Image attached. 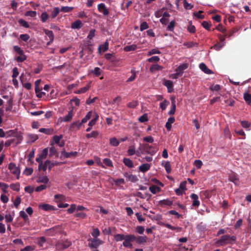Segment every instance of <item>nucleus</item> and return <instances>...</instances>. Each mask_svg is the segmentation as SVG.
I'll use <instances>...</instances> for the list:
<instances>
[{
    "label": "nucleus",
    "mask_w": 251,
    "mask_h": 251,
    "mask_svg": "<svg viewBox=\"0 0 251 251\" xmlns=\"http://www.w3.org/2000/svg\"><path fill=\"white\" fill-rule=\"evenodd\" d=\"M229 180L233 182L236 186L240 185L238 175L235 173H231L229 176Z\"/></svg>",
    "instance_id": "nucleus-6"
},
{
    "label": "nucleus",
    "mask_w": 251,
    "mask_h": 251,
    "mask_svg": "<svg viewBox=\"0 0 251 251\" xmlns=\"http://www.w3.org/2000/svg\"><path fill=\"white\" fill-rule=\"evenodd\" d=\"M136 242L137 244H142L146 243L147 241L148 238L146 236H139L136 238Z\"/></svg>",
    "instance_id": "nucleus-24"
},
{
    "label": "nucleus",
    "mask_w": 251,
    "mask_h": 251,
    "mask_svg": "<svg viewBox=\"0 0 251 251\" xmlns=\"http://www.w3.org/2000/svg\"><path fill=\"white\" fill-rule=\"evenodd\" d=\"M63 138V136L60 135L59 136H54L53 137V140L54 143L58 144L60 142V140Z\"/></svg>",
    "instance_id": "nucleus-62"
},
{
    "label": "nucleus",
    "mask_w": 251,
    "mask_h": 251,
    "mask_svg": "<svg viewBox=\"0 0 251 251\" xmlns=\"http://www.w3.org/2000/svg\"><path fill=\"white\" fill-rule=\"evenodd\" d=\"M191 198L193 200L192 205L195 207H198L200 202L198 200L199 197L197 194H192L190 196Z\"/></svg>",
    "instance_id": "nucleus-13"
},
{
    "label": "nucleus",
    "mask_w": 251,
    "mask_h": 251,
    "mask_svg": "<svg viewBox=\"0 0 251 251\" xmlns=\"http://www.w3.org/2000/svg\"><path fill=\"white\" fill-rule=\"evenodd\" d=\"M6 137L13 136L14 138H16V145L20 144L23 140V136L21 134H19L17 131L15 130H10L5 132Z\"/></svg>",
    "instance_id": "nucleus-1"
},
{
    "label": "nucleus",
    "mask_w": 251,
    "mask_h": 251,
    "mask_svg": "<svg viewBox=\"0 0 251 251\" xmlns=\"http://www.w3.org/2000/svg\"><path fill=\"white\" fill-rule=\"evenodd\" d=\"M44 32L45 34L49 37L50 40L51 42H53L54 38L53 32L51 30H49L46 29H44Z\"/></svg>",
    "instance_id": "nucleus-22"
},
{
    "label": "nucleus",
    "mask_w": 251,
    "mask_h": 251,
    "mask_svg": "<svg viewBox=\"0 0 251 251\" xmlns=\"http://www.w3.org/2000/svg\"><path fill=\"white\" fill-rule=\"evenodd\" d=\"M90 88V85L89 84L86 85L85 87H82L78 89L76 92V94H82L86 92L87 90H88Z\"/></svg>",
    "instance_id": "nucleus-30"
},
{
    "label": "nucleus",
    "mask_w": 251,
    "mask_h": 251,
    "mask_svg": "<svg viewBox=\"0 0 251 251\" xmlns=\"http://www.w3.org/2000/svg\"><path fill=\"white\" fill-rule=\"evenodd\" d=\"M91 72L95 76H99L101 73V70L100 68L96 67L94 70H91Z\"/></svg>",
    "instance_id": "nucleus-32"
},
{
    "label": "nucleus",
    "mask_w": 251,
    "mask_h": 251,
    "mask_svg": "<svg viewBox=\"0 0 251 251\" xmlns=\"http://www.w3.org/2000/svg\"><path fill=\"white\" fill-rule=\"evenodd\" d=\"M82 26V24L80 20H76L72 24L71 27L73 29H79Z\"/></svg>",
    "instance_id": "nucleus-23"
},
{
    "label": "nucleus",
    "mask_w": 251,
    "mask_h": 251,
    "mask_svg": "<svg viewBox=\"0 0 251 251\" xmlns=\"http://www.w3.org/2000/svg\"><path fill=\"white\" fill-rule=\"evenodd\" d=\"M169 103L170 102L168 100H164L163 102L160 103V107L162 110H164Z\"/></svg>",
    "instance_id": "nucleus-42"
},
{
    "label": "nucleus",
    "mask_w": 251,
    "mask_h": 251,
    "mask_svg": "<svg viewBox=\"0 0 251 251\" xmlns=\"http://www.w3.org/2000/svg\"><path fill=\"white\" fill-rule=\"evenodd\" d=\"M217 243L221 246H224L230 243V236L225 235L222 236Z\"/></svg>",
    "instance_id": "nucleus-9"
},
{
    "label": "nucleus",
    "mask_w": 251,
    "mask_h": 251,
    "mask_svg": "<svg viewBox=\"0 0 251 251\" xmlns=\"http://www.w3.org/2000/svg\"><path fill=\"white\" fill-rule=\"evenodd\" d=\"M184 45L186 46L187 48H192L198 46V43L196 42H189L184 43Z\"/></svg>",
    "instance_id": "nucleus-59"
},
{
    "label": "nucleus",
    "mask_w": 251,
    "mask_h": 251,
    "mask_svg": "<svg viewBox=\"0 0 251 251\" xmlns=\"http://www.w3.org/2000/svg\"><path fill=\"white\" fill-rule=\"evenodd\" d=\"M136 237L134 235L127 234L122 245L125 247L131 248L132 247L131 242L134 241Z\"/></svg>",
    "instance_id": "nucleus-2"
},
{
    "label": "nucleus",
    "mask_w": 251,
    "mask_h": 251,
    "mask_svg": "<svg viewBox=\"0 0 251 251\" xmlns=\"http://www.w3.org/2000/svg\"><path fill=\"white\" fill-rule=\"evenodd\" d=\"M89 243L88 246L91 248H97L103 243V242L100 239H91L88 240Z\"/></svg>",
    "instance_id": "nucleus-5"
},
{
    "label": "nucleus",
    "mask_w": 251,
    "mask_h": 251,
    "mask_svg": "<svg viewBox=\"0 0 251 251\" xmlns=\"http://www.w3.org/2000/svg\"><path fill=\"white\" fill-rule=\"evenodd\" d=\"M108 47L109 43L107 41H106L103 44L101 45L99 47L98 50L99 53H100L101 51H105L107 50H108Z\"/></svg>",
    "instance_id": "nucleus-17"
},
{
    "label": "nucleus",
    "mask_w": 251,
    "mask_h": 251,
    "mask_svg": "<svg viewBox=\"0 0 251 251\" xmlns=\"http://www.w3.org/2000/svg\"><path fill=\"white\" fill-rule=\"evenodd\" d=\"M14 143H15L16 144V138H12V139H10L8 140L7 141H6L5 142V144H4V145L5 147H9V146H10L11 144H12Z\"/></svg>",
    "instance_id": "nucleus-44"
},
{
    "label": "nucleus",
    "mask_w": 251,
    "mask_h": 251,
    "mask_svg": "<svg viewBox=\"0 0 251 251\" xmlns=\"http://www.w3.org/2000/svg\"><path fill=\"white\" fill-rule=\"evenodd\" d=\"M8 169L11 174L15 175L17 179H19L20 175V170L16 166L14 163L11 162L8 165Z\"/></svg>",
    "instance_id": "nucleus-4"
},
{
    "label": "nucleus",
    "mask_w": 251,
    "mask_h": 251,
    "mask_svg": "<svg viewBox=\"0 0 251 251\" xmlns=\"http://www.w3.org/2000/svg\"><path fill=\"white\" fill-rule=\"evenodd\" d=\"M52 129L50 128H41L39 131L40 132L45 133L46 134H50L52 132Z\"/></svg>",
    "instance_id": "nucleus-39"
},
{
    "label": "nucleus",
    "mask_w": 251,
    "mask_h": 251,
    "mask_svg": "<svg viewBox=\"0 0 251 251\" xmlns=\"http://www.w3.org/2000/svg\"><path fill=\"white\" fill-rule=\"evenodd\" d=\"M35 91L36 96L38 98H42V97L46 95V93L44 92L41 91V90L38 88V87H35Z\"/></svg>",
    "instance_id": "nucleus-31"
},
{
    "label": "nucleus",
    "mask_w": 251,
    "mask_h": 251,
    "mask_svg": "<svg viewBox=\"0 0 251 251\" xmlns=\"http://www.w3.org/2000/svg\"><path fill=\"white\" fill-rule=\"evenodd\" d=\"M138 121L141 123H144L148 121L147 114H144L138 118Z\"/></svg>",
    "instance_id": "nucleus-54"
},
{
    "label": "nucleus",
    "mask_w": 251,
    "mask_h": 251,
    "mask_svg": "<svg viewBox=\"0 0 251 251\" xmlns=\"http://www.w3.org/2000/svg\"><path fill=\"white\" fill-rule=\"evenodd\" d=\"M161 165L165 168L166 171L168 173H171L172 171L170 162L168 161H163Z\"/></svg>",
    "instance_id": "nucleus-14"
},
{
    "label": "nucleus",
    "mask_w": 251,
    "mask_h": 251,
    "mask_svg": "<svg viewBox=\"0 0 251 251\" xmlns=\"http://www.w3.org/2000/svg\"><path fill=\"white\" fill-rule=\"evenodd\" d=\"M48 153V149L45 148L42 151L40 156L41 158H43L44 159L47 157V156Z\"/></svg>",
    "instance_id": "nucleus-58"
},
{
    "label": "nucleus",
    "mask_w": 251,
    "mask_h": 251,
    "mask_svg": "<svg viewBox=\"0 0 251 251\" xmlns=\"http://www.w3.org/2000/svg\"><path fill=\"white\" fill-rule=\"evenodd\" d=\"M159 202L162 206H164L165 205L170 206L173 204V201L169 199L161 200Z\"/></svg>",
    "instance_id": "nucleus-26"
},
{
    "label": "nucleus",
    "mask_w": 251,
    "mask_h": 251,
    "mask_svg": "<svg viewBox=\"0 0 251 251\" xmlns=\"http://www.w3.org/2000/svg\"><path fill=\"white\" fill-rule=\"evenodd\" d=\"M19 75L18 69L17 67H14L12 70V75L13 78H16Z\"/></svg>",
    "instance_id": "nucleus-51"
},
{
    "label": "nucleus",
    "mask_w": 251,
    "mask_h": 251,
    "mask_svg": "<svg viewBox=\"0 0 251 251\" xmlns=\"http://www.w3.org/2000/svg\"><path fill=\"white\" fill-rule=\"evenodd\" d=\"M98 118H99V116L98 115L96 114L95 117L89 122L88 126H92L94 125H95L98 119Z\"/></svg>",
    "instance_id": "nucleus-60"
},
{
    "label": "nucleus",
    "mask_w": 251,
    "mask_h": 251,
    "mask_svg": "<svg viewBox=\"0 0 251 251\" xmlns=\"http://www.w3.org/2000/svg\"><path fill=\"white\" fill-rule=\"evenodd\" d=\"M53 166H54V164H53L50 161L48 160H46L43 164L42 167V170H43V171H46L47 168H48L49 170H50Z\"/></svg>",
    "instance_id": "nucleus-12"
},
{
    "label": "nucleus",
    "mask_w": 251,
    "mask_h": 251,
    "mask_svg": "<svg viewBox=\"0 0 251 251\" xmlns=\"http://www.w3.org/2000/svg\"><path fill=\"white\" fill-rule=\"evenodd\" d=\"M10 188L15 191H19L20 188V184L19 182L12 183L10 185Z\"/></svg>",
    "instance_id": "nucleus-36"
},
{
    "label": "nucleus",
    "mask_w": 251,
    "mask_h": 251,
    "mask_svg": "<svg viewBox=\"0 0 251 251\" xmlns=\"http://www.w3.org/2000/svg\"><path fill=\"white\" fill-rule=\"evenodd\" d=\"M70 245V243L68 242L66 245H60L59 243L56 244V247L58 250H62L68 248Z\"/></svg>",
    "instance_id": "nucleus-56"
},
{
    "label": "nucleus",
    "mask_w": 251,
    "mask_h": 251,
    "mask_svg": "<svg viewBox=\"0 0 251 251\" xmlns=\"http://www.w3.org/2000/svg\"><path fill=\"white\" fill-rule=\"evenodd\" d=\"M176 106L175 103V101L173 100L172 102V107L170 110L169 111L168 113L170 115L174 114L176 112Z\"/></svg>",
    "instance_id": "nucleus-41"
},
{
    "label": "nucleus",
    "mask_w": 251,
    "mask_h": 251,
    "mask_svg": "<svg viewBox=\"0 0 251 251\" xmlns=\"http://www.w3.org/2000/svg\"><path fill=\"white\" fill-rule=\"evenodd\" d=\"M35 248L33 246H27L21 250L20 251H33Z\"/></svg>",
    "instance_id": "nucleus-64"
},
{
    "label": "nucleus",
    "mask_w": 251,
    "mask_h": 251,
    "mask_svg": "<svg viewBox=\"0 0 251 251\" xmlns=\"http://www.w3.org/2000/svg\"><path fill=\"white\" fill-rule=\"evenodd\" d=\"M163 84L167 88L169 93H171L174 91V85L172 81L164 79L163 80Z\"/></svg>",
    "instance_id": "nucleus-10"
},
{
    "label": "nucleus",
    "mask_w": 251,
    "mask_h": 251,
    "mask_svg": "<svg viewBox=\"0 0 251 251\" xmlns=\"http://www.w3.org/2000/svg\"><path fill=\"white\" fill-rule=\"evenodd\" d=\"M138 48L136 44H132L130 45H127L124 48V50L126 51H134Z\"/></svg>",
    "instance_id": "nucleus-21"
},
{
    "label": "nucleus",
    "mask_w": 251,
    "mask_h": 251,
    "mask_svg": "<svg viewBox=\"0 0 251 251\" xmlns=\"http://www.w3.org/2000/svg\"><path fill=\"white\" fill-rule=\"evenodd\" d=\"M244 98L246 102H248L250 104H251V94H250L248 93H245L244 94Z\"/></svg>",
    "instance_id": "nucleus-46"
},
{
    "label": "nucleus",
    "mask_w": 251,
    "mask_h": 251,
    "mask_svg": "<svg viewBox=\"0 0 251 251\" xmlns=\"http://www.w3.org/2000/svg\"><path fill=\"white\" fill-rule=\"evenodd\" d=\"M225 43H218L214 45L213 48L216 50H219L225 45Z\"/></svg>",
    "instance_id": "nucleus-47"
},
{
    "label": "nucleus",
    "mask_w": 251,
    "mask_h": 251,
    "mask_svg": "<svg viewBox=\"0 0 251 251\" xmlns=\"http://www.w3.org/2000/svg\"><path fill=\"white\" fill-rule=\"evenodd\" d=\"M175 121V118L173 117H170L165 124V127L167 130H170L172 127V124L174 123Z\"/></svg>",
    "instance_id": "nucleus-18"
},
{
    "label": "nucleus",
    "mask_w": 251,
    "mask_h": 251,
    "mask_svg": "<svg viewBox=\"0 0 251 251\" xmlns=\"http://www.w3.org/2000/svg\"><path fill=\"white\" fill-rule=\"evenodd\" d=\"M149 28L147 22H144L141 23L140 26V30L142 31Z\"/></svg>",
    "instance_id": "nucleus-63"
},
{
    "label": "nucleus",
    "mask_w": 251,
    "mask_h": 251,
    "mask_svg": "<svg viewBox=\"0 0 251 251\" xmlns=\"http://www.w3.org/2000/svg\"><path fill=\"white\" fill-rule=\"evenodd\" d=\"M110 144L113 146L117 147L119 145L120 142L116 138L113 137L110 139Z\"/></svg>",
    "instance_id": "nucleus-37"
},
{
    "label": "nucleus",
    "mask_w": 251,
    "mask_h": 251,
    "mask_svg": "<svg viewBox=\"0 0 251 251\" xmlns=\"http://www.w3.org/2000/svg\"><path fill=\"white\" fill-rule=\"evenodd\" d=\"M91 115L92 112L89 111V112H88L86 115L82 119V123L83 124L86 123L88 121V120L90 119Z\"/></svg>",
    "instance_id": "nucleus-49"
},
{
    "label": "nucleus",
    "mask_w": 251,
    "mask_h": 251,
    "mask_svg": "<svg viewBox=\"0 0 251 251\" xmlns=\"http://www.w3.org/2000/svg\"><path fill=\"white\" fill-rule=\"evenodd\" d=\"M150 191L153 194H155L157 193L160 191V188L155 185H152L149 188Z\"/></svg>",
    "instance_id": "nucleus-29"
},
{
    "label": "nucleus",
    "mask_w": 251,
    "mask_h": 251,
    "mask_svg": "<svg viewBox=\"0 0 251 251\" xmlns=\"http://www.w3.org/2000/svg\"><path fill=\"white\" fill-rule=\"evenodd\" d=\"M18 22L21 25H22L24 27L28 28L29 26L28 23L24 20L20 19L18 21Z\"/></svg>",
    "instance_id": "nucleus-55"
},
{
    "label": "nucleus",
    "mask_w": 251,
    "mask_h": 251,
    "mask_svg": "<svg viewBox=\"0 0 251 251\" xmlns=\"http://www.w3.org/2000/svg\"><path fill=\"white\" fill-rule=\"evenodd\" d=\"M76 208V205L75 204H72L70 207L67 209V212L69 214H72L74 212Z\"/></svg>",
    "instance_id": "nucleus-57"
},
{
    "label": "nucleus",
    "mask_w": 251,
    "mask_h": 251,
    "mask_svg": "<svg viewBox=\"0 0 251 251\" xmlns=\"http://www.w3.org/2000/svg\"><path fill=\"white\" fill-rule=\"evenodd\" d=\"M39 208L45 211H49L55 209L53 206L46 203L40 205Z\"/></svg>",
    "instance_id": "nucleus-19"
},
{
    "label": "nucleus",
    "mask_w": 251,
    "mask_h": 251,
    "mask_svg": "<svg viewBox=\"0 0 251 251\" xmlns=\"http://www.w3.org/2000/svg\"><path fill=\"white\" fill-rule=\"evenodd\" d=\"M163 68L161 66L158 64H153L150 68V71L153 72L157 70H161Z\"/></svg>",
    "instance_id": "nucleus-38"
},
{
    "label": "nucleus",
    "mask_w": 251,
    "mask_h": 251,
    "mask_svg": "<svg viewBox=\"0 0 251 251\" xmlns=\"http://www.w3.org/2000/svg\"><path fill=\"white\" fill-rule=\"evenodd\" d=\"M161 52L157 49H153L149 51L148 53V55H151L154 54H160Z\"/></svg>",
    "instance_id": "nucleus-61"
},
{
    "label": "nucleus",
    "mask_w": 251,
    "mask_h": 251,
    "mask_svg": "<svg viewBox=\"0 0 251 251\" xmlns=\"http://www.w3.org/2000/svg\"><path fill=\"white\" fill-rule=\"evenodd\" d=\"M126 235L122 234H117L114 235V238L117 242L124 240L126 238Z\"/></svg>",
    "instance_id": "nucleus-35"
},
{
    "label": "nucleus",
    "mask_w": 251,
    "mask_h": 251,
    "mask_svg": "<svg viewBox=\"0 0 251 251\" xmlns=\"http://www.w3.org/2000/svg\"><path fill=\"white\" fill-rule=\"evenodd\" d=\"M99 133L97 131H93L91 133L87 134L86 135V137L87 138H96L98 135Z\"/></svg>",
    "instance_id": "nucleus-52"
},
{
    "label": "nucleus",
    "mask_w": 251,
    "mask_h": 251,
    "mask_svg": "<svg viewBox=\"0 0 251 251\" xmlns=\"http://www.w3.org/2000/svg\"><path fill=\"white\" fill-rule=\"evenodd\" d=\"M43 159H44L43 158H41V157L40 156H39V157H37L36 158V161L39 163V166H38L39 171L42 170V167L43 165V161H42Z\"/></svg>",
    "instance_id": "nucleus-45"
},
{
    "label": "nucleus",
    "mask_w": 251,
    "mask_h": 251,
    "mask_svg": "<svg viewBox=\"0 0 251 251\" xmlns=\"http://www.w3.org/2000/svg\"><path fill=\"white\" fill-rule=\"evenodd\" d=\"M49 181V179L46 176H39L37 180V182L47 183Z\"/></svg>",
    "instance_id": "nucleus-28"
},
{
    "label": "nucleus",
    "mask_w": 251,
    "mask_h": 251,
    "mask_svg": "<svg viewBox=\"0 0 251 251\" xmlns=\"http://www.w3.org/2000/svg\"><path fill=\"white\" fill-rule=\"evenodd\" d=\"M49 18V15L47 12H44L41 14V19L43 23L46 22Z\"/></svg>",
    "instance_id": "nucleus-53"
},
{
    "label": "nucleus",
    "mask_w": 251,
    "mask_h": 251,
    "mask_svg": "<svg viewBox=\"0 0 251 251\" xmlns=\"http://www.w3.org/2000/svg\"><path fill=\"white\" fill-rule=\"evenodd\" d=\"M33 172V170L32 168H26L24 171V174L27 176H29L32 174Z\"/></svg>",
    "instance_id": "nucleus-50"
},
{
    "label": "nucleus",
    "mask_w": 251,
    "mask_h": 251,
    "mask_svg": "<svg viewBox=\"0 0 251 251\" xmlns=\"http://www.w3.org/2000/svg\"><path fill=\"white\" fill-rule=\"evenodd\" d=\"M188 65L187 63L182 64L176 69V72L180 73V75H181L183 71L188 68Z\"/></svg>",
    "instance_id": "nucleus-25"
},
{
    "label": "nucleus",
    "mask_w": 251,
    "mask_h": 251,
    "mask_svg": "<svg viewBox=\"0 0 251 251\" xmlns=\"http://www.w3.org/2000/svg\"><path fill=\"white\" fill-rule=\"evenodd\" d=\"M200 68L202 71L204 73L207 74H211L213 73V72L208 69L206 65L204 63H201L200 64Z\"/></svg>",
    "instance_id": "nucleus-16"
},
{
    "label": "nucleus",
    "mask_w": 251,
    "mask_h": 251,
    "mask_svg": "<svg viewBox=\"0 0 251 251\" xmlns=\"http://www.w3.org/2000/svg\"><path fill=\"white\" fill-rule=\"evenodd\" d=\"M29 142L33 143L38 139V136L36 134H29L28 135Z\"/></svg>",
    "instance_id": "nucleus-40"
},
{
    "label": "nucleus",
    "mask_w": 251,
    "mask_h": 251,
    "mask_svg": "<svg viewBox=\"0 0 251 251\" xmlns=\"http://www.w3.org/2000/svg\"><path fill=\"white\" fill-rule=\"evenodd\" d=\"M26 59V56L24 54V52L22 54H19V56H17L16 60L18 62H22L25 60Z\"/></svg>",
    "instance_id": "nucleus-34"
},
{
    "label": "nucleus",
    "mask_w": 251,
    "mask_h": 251,
    "mask_svg": "<svg viewBox=\"0 0 251 251\" xmlns=\"http://www.w3.org/2000/svg\"><path fill=\"white\" fill-rule=\"evenodd\" d=\"M156 152V150L155 148L152 146H150L148 144V147H147L146 153L151 155H153Z\"/></svg>",
    "instance_id": "nucleus-15"
},
{
    "label": "nucleus",
    "mask_w": 251,
    "mask_h": 251,
    "mask_svg": "<svg viewBox=\"0 0 251 251\" xmlns=\"http://www.w3.org/2000/svg\"><path fill=\"white\" fill-rule=\"evenodd\" d=\"M77 154V151L67 152L64 150L62 151L61 152V157L64 158H70L73 156H76Z\"/></svg>",
    "instance_id": "nucleus-11"
},
{
    "label": "nucleus",
    "mask_w": 251,
    "mask_h": 251,
    "mask_svg": "<svg viewBox=\"0 0 251 251\" xmlns=\"http://www.w3.org/2000/svg\"><path fill=\"white\" fill-rule=\"evenodd\" d=\"M123 162L126 166L129 168H132L133 167L132 160L129 158H124L123 159Z\"/></svg>",
    "instance_id": "nucleus-27"
},
{
    "label": "nucleus",
    "mask_w": 251,
    "mask_h": 251,
    "mask_svg": "<svg viewBox=\"0 0 251 251\" xmlns=\"http://www.w3.org/2000/svg\"><path fill=\"white\" fill-rule=\"evenodd\" d=\"M127 152L129 155L136 154L138 156H141L142 155V152L140 151L139 150H136L135 147L134 145L130 146Z\"/></svg>",
    "instance_id": "nucleus-8"
},
{
    "label": "nucleus",
    "mask_w": 251,
    "mask_h": 251,
    "mask_svg": "<svg viewBox=\"0 0 251 251\" xmlns=\"http://www.w3.org/2000/svg\"><path fill=\"white\" fill-rule=\"evenodd\" d=\"M98 9L99 11L102 13L104 16H107L109 13L108 9L106 7L105 4L103 3L98 4Z\"/></svg>",
    "instance_id": "nucleus-7"
},
{
    "label": "nucleus",
    "mask_w": 251,
    "mask_h": 251,
    "mask_svg": "<svg viewBox=\"0 0 251 251\" xmlns=\"http://www.w3.org/2000/svg\"><path fill=\"white\" fill-rule=\"evenodd\" d=\"M138 104V102L137 100H132L127 104V107L130 108H135Z\"/></svg>",
    "instance_id": "nucleus-43"
},
{
    "label": "nucleus",
    "mask_w": 251,
    "mask_h": 251,
    "mask_svg": "<svg viewBox=\"0 0 251 251\" xmlns=\"http://www.w3.org/2000/svg\"><path fill=\"white\" fill-rule=\"evenodd\" d=\"M91 234L94 238H97L100 235V232L98 228H95L93 229Z\"/></svg>",
    "instance_id": "nucleus-48"
},
{
    "label": "nucleus",
    "mask_w": 251,
    "mask_h": 251,
    "mask_svg": "<svg viewBox=\"0 0 251 251\" xmlns=\"http://www.w3.org/2000/svg\"><path fill=\"white\" fill-rule=\"evenodd\" d=\"M75 112H74V107L72 106L69 110L68 111L67 114L64 116L62 117H61L60 121L62 122H69L73 119V118L74 116Z\"/></svg>",
    "instance_id": "nucleus-3"
},
{
    "label": "nucleus",
    "mask_w": 251,
    "mask_h": 251,
    "mask_svg": "<svg viewBox=\"0 0 251 251\" xmlns=\"http://www.w3.org/2000/svg\"><path fill=\"white\" fill-rule=\"evenodd\" d=\"M151 165L148 163L143 164L139 167V170L145 173L150 170Z\"/></svg>",
    "instance_id": "nucleus-20"
},
{
    "label": "nucleus",
    "mask_w": 251,
    "mask_h": 251,
    "mask_svg": "<svg viewBox=\"0 0 251 251\" xmlns=\"http://www.w3.org/2000/svg\"><path fill=\"white\" fill-rule=\"evenodd\" d=\"M147 147H148V144H140L137 150L142 152V154L146 153Z\"/></svg>",
    "instance_id": "nucleus-33"
}]
</instances>
